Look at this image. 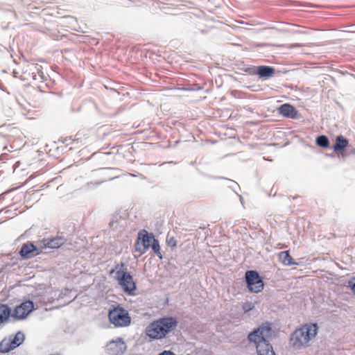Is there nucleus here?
I'll return each instance as SVG.
<instances>
[{"label":"nucleus","instance_id":"1","mask_svg":"<svg viewBox=\"0 0 355 355\" xmlns=\"http://www.w3.org/2000/svg\"><path fill=\"white\" fill-rule=\"evenodd\" d=\"M178 324L177 318L173 316H164L151 322L146 328V334L150 339L165 338Z\"/></svg>","mask_w":355,"mask_h":355},{"label":"nucleus","instance_id":"2","mask_svg":"<svg viewBox=\"0 0 355 355\" xmlns=\"http://www.w3.org/2000/svg\"><path fill=\"white\" fill-rule=\"evenodd\" d=\"M318 327L316 323H309L297 329L290 338L291 345L296 349H300L306 347L311 340L314 338L318 334Z\"/></svg>","mask_w":355,"mask_h":355},{"label":"nucleus","instance_id":"3","mask_svg":"<svg viewBox=\"0 0 355 355\" xmlns=\"http://www.w3.org/2000/svg\"><path fill=\"white\" fill-rule=\"evenodd\" d=\"M108 317L115 327H127L131 322L128 311L119 304L109 311Z\"/></svg>","mask_w":355,"mask_h":355},{"label":"nucleus","instance_id":"4","mask_svg":"<svg viewBox=\"0 0 355 355\" xmlns=\"http://www.w3.org/2000/svg\"><path fill=\"white\" fill-rule=\"evenodd\" d=\"M272 328L269 323L263 324L249 334L248 339L257 346L270 343L268 338L271 336Z\"/></svg>","mask_w":355,"mask_h":355},{"label":"nucleus","instance_id":"5","mask_svg":"<svg viewBox=\"0 0 355 355\" xmlns=\"http://www.w3.org/2000/svg\"><path fill=\"white\" fill-rule=\"evenodd\" d=\"M245 279L250 292L258 293L263 289V281L257 270H247Z\"/></svg>","mask_w":355,"mask_h":355},{"label":"nucleus","instance_id":"6","mask_svg":"<svg viewBox=\"0 0 355 355\" xmlns=\"http://www.w3.org/2000/svg\"><path fill=\"white\" fill-rule=\"evenodd\" d=\"M116 278L125 293L130 295H134L137 286L130 272L126 270H117Z\"/></svg>","mask_w":355,"mask_h":355},{"label":"nucleus","instance_id":"7","mask_svg":"<svg viewBox=\"0 0 355 355\" xmlns=\"http://www.w3.org/2000/svg\"><path fill=\"white\" fill-rule=\"evenodd\" d=\"M34 309V304L31 300H26L12 310L11 318L18 320H24Z\"/></svg>","mask_w":355,"mask_h":355},{"label":"nucleus","instance_id":"8","mask_svg":"<svg viewBox=\"0 0 355 355\" xmlns=\"http://www.w3.org/2000/svg\"><path fill=\"white\" fill-rule=\"evenodd\" d=\"M42 252V246L38 247L31 241L24 243L18 254L22 259L33 258Z\"/></svg>","mask_w":355,"mask_h":355},{"label":"nucleus","instance_id":"9","mask_svg":"<svg viewBox=\"0 0 355 355\" xmlns=\"http://www.w3.org/2000/svg\"><path fill=\"white\" fill-rule=\"evenodd\" d=\"M126 345L121 338L112 340L106 345V350L110 355H122L126 350Z\"/></svg>","mask_w":355,"mask_h":355},{"label":"nucleus","instance_id":"10","mask_svg":"<svg viewBox=\"0 0 355 355\" xmlns=\"http://www.w3.org/2000/svg\"><path fill=\"white\" fill-rule=\"evenodd\" d=\"M137 239L141 241L142 250L146 251L150 248V245L155 238L153 233H149L146 230H141L138 232Z\"/></svg>","mask_w":355,"mask_h":355},{"label":"nucleus","instance_id":"11","mask_svg":"<svg viewBox=\"0 0 355 355\" xmlns=\"http://www.w3.org/2000/svg\"><path fill=\"white\" fill-rule=\"evenodd\" d=\"M278 112L280 115L288 119H295L297 118V110L293 105L289 103L281 105L278 107Z\"/></svg>","mask_w":355,"mask_h":355},{"label":"nucleus","instance_id":"12","mask_svg":"<svg viewBox=\"0 0 355 355\" xmlns=\"http://www.w3.org/2000/svg\"><path fill=\"white\" fill-rule=\"evenodd\" d=\"M65 241L66 239L62 236H58L49 239H45L43 241L44 245L42 246V249L43 250L47 248L51 249L58 248L64 244Z\"/></svg>","mask_w":355,"mask_h":355},{"label":"nucleus","instance_id":"13","mask_svg":"<svg viewBox=\"0 0 355 355\" xmlns=\"http://www.w3.org/2000/svg\"><path fill=\"white\" fill-rule=\"evenodd\" d=\"M11 316V307L6 304L0 303V326L10 322Z\"/></svg>","mask_w":355,"mask_h":355},{"label":"nucleus","instance_id":"14","mask_svg":"<svg viewBox=\"0 0 355 355\" xmlns=\"http://www.w3.org/2000/svg\"><path fill=\"white\" fill-rule=\"evenodd\" d=\"M275 73V69L271 66L260 65L257 67V75L259 78L268 80Z\"/></svg>","mask_w":355,"mask_h":355},{"label":"nucleus","instance_id":"15","mask_svg":"<svg viewBox=\"0 0 355 355\" xmlns=\"http://www.w3.org/2000/svg\"><path fill=\"white\" fill-rule=\"evenodd\" d=\"M349 144L348 139L343 135H338L336 137L335 143L332 146V149L335 152L343 153Z\"/></svg>","mask_w":355,"mask_h":355},{"label":"nucleus","instance_id":"16","mask_svg":"<svg viewBox=\"0 0 355 355\" xmlns=\"http://www.w3.org/2000/svg\"><path fill=\"white\" fill-rule=\"evenodd\" d=\"M24 334L19 331L9 338V343L12 346V349H14L21 345L24 343Z\"/></svg>","mask_w":355,"mask_h":355},{"label":"nucleus","instance_id":"17","mask_svg":"<svg viewBox=\"0 0 355 355\" xmlns=\"http://www.w3.org/2000/svg\"><path fill=\"white\" fill-rule=\"evenodd\" d=\"M279 258L283 264L285 266H295L297 265V263L293 260L290 255L288 251H282L279 254Z\"/></svg>","mask_w":355,"mask_h":355},{"label":"nucleus","instance_id":"18","mask_svg":"<svg viewBox=\"0 0 355 355\" xmlns=\"http://www.w3.org/2000/svg\"><path fill=\"white\" fill-rule=\"evenodd\" d=\"M123 221L124 218L119 214H115L112 216V219L109 223V226L113 230H116L119 227L123 225Z\"/></svg>","mask_w":355,"mask_h":355},{"label":"nucleus","instance_id":"19","mask_svg":"<svg viewBox=\"0 0 355 355\" xmlns=\"http://www.w3.org/2000/svg\"><path fill=\"white\" fill-rule=\"evenodd\" d=\"M256 348L258 355H275L270 343L257 346Z\"/></svg>","mask_w":355,"mask_h":355},{"label":"nucleus","instance_id":"20","mask_svg":"<svg viewBox=\"0 0 355 355\" xmlns=\"http://www.w3.org/2000/svg\"><path fill=\"white\" fill-rule=\"evenodd\" d=\"M315 143L319 147L326 148L329 146V140L326 135H319L315 139Z\"/></svg>","mask_w":355,"mask_h":355},{"label":"nucleus","instance_id":"21","mask_svg":"<svg viewBox=\"0 0 355 355\" xmlns=\"http://www.w3.org/2000/svg\"><path fill=\"white\" fill-rule=\"evenodd\" d=\"M150 247L153 250L154 253L160 259H162L163 256L161 252L160 246L159 241L157 239H155L153 241L150 245Z\"/></svg>","mask_w":355,"mask_h":355},{"label":"nucleus","instance_id":"22","mask_svg":"<svg viewBox=\"0 0 355 355\" xmlns=\"http://www.w3.org/2000/svg\"><path fill=\"white\" fill-rule=\"evenodd\" d=\"M12 350V346L9 343V340H3L0 343V352L3 354L8 353Z\"/></svg>","mask_w":355,"mask_h":355},{"label":"nucleus","instance_id":"23","mask_svg":"<svg viewBox=\"0 0 355 355\" xmlns=\"http://www.w3.org/2000/svg\"><path fill=\"white\" fill-rule=\"evenodd\" d=\"M254 308V304L251 302H245L242 305V309L245 313H248Z\"/></svg>","mask_w":355,"mask_h":355},{"label":"nucleus","instance_id":"24","mask_svg":"<svg viewBox=\"0 0 355 355\" xmlns=\"http://www.w3.org/2000/svg\"><path fill=\"white\" fill-rule=\"evenodd\" d=\"M257 67L251 66L242 69L243 71L245 72L249 75H257Z\"/></svg>","mask_w":355,"mask_h":355},{"label":"nucleus","instance_id":"25","mask_svg":"<svg viewBox=\"0 0 355 355\" xmlns=\"http://www.w3.org/2000/svg\"><path fill=\"white\" fill-rule=\"evenodd\" d=\"M166 243H167V245L169 247H171L172 249L174 248L175 247H176V245H177V241L175 240V239L173 236L169 237L168 236L166 238Z\"/></svg>","mask_w":355,"mask_h":355},{"label":"nucleus","instance_id":"26","mask_svg":"<svg viewBox=\"0 0 355 355\" xmlns=\"http://www.w3.org/2000/svg\"><path fill=\"white\" fill-rule=\"evenodd\" d=\"M135 246V250L139 252V256H141V254H144L146 252V251L142 250V245L141 244V241H139L138 240V239L136 241Z\"/></svg>","mask_w":355,"mask_h":355},{"label":"nucleus","instance_id":"27","mask_svg":"<svg viewBox=\"0 0 355 355\" xmlns=\"http://www.w3.org/2000/svg\"><path fill=\"white\" fill-rule=\"evenodd\" d=\"M103 182V181H102V182H88V183L87 184V187L88 189H94V188H96V187H98V185H100Z\"/></svg>","mask_w":355,"mask_h":355},{"label":"nucleus","instance_id":"28","mask_svg":"<svg viewBox=\"0 0 355 355\" xmlns=\"http://www.w3.org/2000/svg\"><path fill=\"white\" fill-rule=\"evenodd\" d=\"M158 355H176L175 354H174L173 352L171 351H164L162 352V353H159Z\"/></svg>","mask_w":355,"mask_h":355},{"label":"nucleus","instance_id":"29","mask_svg":"<svg viewBox=\"0 0 355 355\" xmlns=\"http://www.w3.org/2000/svg\"><path fill=\"white\" fill-rule=\"evenodd\" d=\"M352 291L355 293V283L350 285Z\"/></svg>","mask_w":355,"mask_h":355},{"label":"nucleus","instance_id":"30","mask_svg":"<svg viewBox=\"0 0 355 355\" xmlns=\"http://www.w3.org/2000/svg\"><path fill=\"white\" fill-rule=\"evenodd\" d=\"M201 33H206V31H204V30H202V31H201Z\"/></svg>","mask_w":355,"mask_h":355}]
</instances>
